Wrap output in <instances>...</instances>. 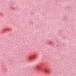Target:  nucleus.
Segmentation results:
<instances>
[{"label": "nucleus", "instance_id": "f257e3e1", "mask_svg": "<svg viewBox=\"0 0 76 76\" xmlns=\"http://www.w3.org/2000/svg\"><path fill=\"white\" fill-rule=\"evenodd\" d=\"M35 58V55H32L29 57V59L30 61H33Z\"/></svg>", "mask_w": 76, "mask_h": 76}, {"label": "nucleus", "instance_id": "f03ea898", "mask_svg": "<svg viewBox=\"0 0 76 76\" xmlns=\"http://www.w3.org/2000/svg\"><path fill=\"white\" fill-rule=\"evenodd\" d=\"M44 71L45 72H48V71L46 69H45Z\"/></svg>", "mask_w": 76, "mask_h": 76}, {"label": "nucleus", "instance_id": "7ed1b4c3", "mask_svg": "<svg viewBox=\"0 0 76 76\" xmlns=\"http://www.w3.org/2000/svg\"><path fill=\"white\" fill-rule=\"evenodd\" d=\"M39 66H37V68H38V69H39V67H38Z\"/></svg>", "mask_w": 76, "mask_h": 76}]
</instances>
